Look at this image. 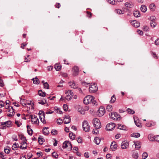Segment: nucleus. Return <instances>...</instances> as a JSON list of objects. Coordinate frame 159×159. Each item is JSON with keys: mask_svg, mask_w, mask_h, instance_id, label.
I'll list each match as a JSON object with an SVG mask.
<instances>
[{"mask_svg": "<svg viewBox=\"0 0 159 159\" xmlns=\"http://www.w3.org/2000/svg\"><path fill=\"white\" fill-rule=\"evenodd\" d=\"M109 115L111 119L115 120H120L121 119L120 115L118 114L116 112H111L109 113Z\"/></svg>", "mask_w": 159, "mask_h": 159, "instance_id": "obj_1", "label": "nucleus"}, {"mask_svg": "<svg viewBox=\"0 0 159 159\" xmlns=\"http://www.w3.org/2000/svg\"><path fill=\"white\" fill-rule=\"evenodd\" d=\"M93 123L95 129H99L101 127V124L100 121L98 119L94 118L93 120Z\"/></svg>", "mask_w": 159, "mask_h": 159, "instance_id": "obj_2", "label": "nucleus"}, {"mask_svg": "<svg viewBox=\"0 0 159 159\" xmlns=\"http://www.w3.org/2000/svg\"><path fill=\"white\" fill-rule=\"evenodd\" d=\"M94 98L91 96L88 95L85 97L84 100V104H87L91 103Z\"/></svg>", "mask_w": 159, "mask_h": 159, "instance_id": "obj_3", "label": "nucleus"}, {"mask_svg": "<svg viewBox=\"0 0 159 159\" xmlns=\"http://www.w3.org/2000/svg\"><path fill=\"white\" fill-rule=\"evenodd\" d=\"M11 122L10 120L4 122H1V124L2 126L1 128L2 129H6V127H10V125H11Z\"/></svg>", "mask_w": 159, "mask_h": 159, "instance_id": "obj_4", "label": "nucleus"}, {"mask_svg": "<svg viewBox=\"0 0 159 159\" xmlns=\"http://www.w3.org/2000/svg\"><path fill=\"white\" fill-rule=\"evenodd\" d=\"M115 124L113 123L108 124L106 126V129L108 131L112 130L115 128Z\"/></svg>", "mask_w": 159, "mask_h": 159, "instance_id": "obj_5", "label": "nucleus"}, {"mask_svg": "<svg viewBox=\"0 0 159 159\" xmlns=\"http://www.w3.org/2000/svg\"><path fill=\"white\" fill-rule=\"evenodd\" d=\"M83 128L84 130L86 132L89 131L90 126L87 121L85 120L84 121L83 124Z\"/></svg>", "mask_w": 159, "mask_h": 159, "instance_id": "obj_6", "label": "nucleus"}, {"mask_svg": "<svg viewBox=\"0 0 159 159\" xmlns=\"http://www.w3.org/2000/svg\"><path fill=\"white\" fill-rule=\"evenodd\" d=\"M72 75L74 76H76L78 75L79 73V67L75 66H74L72 69Z\"/></svg>", "mask_w": 159, "mask_h": 159, "instance_id": "obj_7", "label": "nucleus"}, {"mask_svg": "<svg viewBox=\"0 0 159 159\" xmlns=\"http://www.w3.org/2000/svg\"><path fill=\"white\" fill-rule=\"evenodd\" d=\"M105 112V109L104 107H101L99 108L98 111L97 115L99 117H101L103 116Z\"/></svg>", "mask_w": 159, "mask_h": 159, "instance_id": "obj_8", "label": "nucleus"}, {"mask_svg": "<svg viewBox=\"0 0 159 159\" xmlns=\"http://www.w3.org/2000/svg\"><path fill=\"white\" fill-rule=\"evenodd\" d=\"M98 89L97 85L94 84L91 85L89 88V91L91 93H93L96 92L98 90Z\"/></svg>", "mask_w": 159, "mask_h": 159, "instance_id": "obj_9", "label": "nucleus"}, {"mask_svg": "<svg viewBox=\"0 0 159 159\" xmlns=\"http://www.w3.org/2000/svg\"><path fill=\"white\" fill-rule=\"evenodd\" d=\"M66 96L65 98L68 100H70L73 96V92L70 90L69 91L68 90L66 92Z\"/></svg>", "mask_w": 159, "mask_h": 159, "instance_id": "obj_10", "label": "nucleus"}, {"mask_svg": "<svg viewBox=\"0 0 159 159\" xmlns=\"http://www.w3.org/2000/svg\"><path fill=\"white\" fill-rule=\"evenodd\" d=\"M31 121L33 124H38L39 121L38 118L35 115H31Z\"/></svg>", "mask_w": 159, "mask_h": 159, "instance_id": "obj_11", "label": "nucleus"}, {"mask_svg": "<svg viewBox=\"0 0 159 159\" xmlns=\"http://www.w3.org/2000/svg\"><path fill=\"white\" fill-rule=\"evenodd\" d=\"M68 84L71 88L73 89H76L78 87L77 84L74 81H70Z\"/></svg>", "mask_w": 159, "mask_h": 159, "instance_id": "obj_12", "label": "nucleus"}, {"mask_svg": "<svg viewBox=\"0 0 159 159\" xmlns=\"http://www.w3.org/2000/svg\"><path fill=\"white\" fill-rule=\"evenodd\" d=\"M8 109H9L8 111L10 112V113H9L7 114V116H8L11 117L13 116L15 114L14 110L13 109V108L11 106L8 107Z\"/></svg>", "mask_w": 159, "mask_h": 159, "instance_id": "obj_13", "label": "nucleus"}, {"mask_svg": "<svg viewBox=\"0 0 159 159\" xmlns=\"http://www.w3.org/2000/svg\"><path fill=\"white\" fill-rule=\"evenodd\" d=\"M129 143L126 141H124L121 143V147L122 149H125L129 147Z\"/></svg>", "mask_w": 159, "mask_h": 159, "instance_id": "obj_14", "label": "nucleus"}, {"mask_svg": "<svg viewBox=\"0 0 159 159\" xmlns=\"http://www.w3.org/2000/svg\"><path fill=\"white\" fill-rule=\"evenodd\" d=\"M69 146L70 147V148L71 149L72 148V147L71 144L68 141H65L63 143V145L62 146V147L63 148H66Z\"/></svg>", "mask_w": 159, "mask_h": 159, "instance_id": "obj_15", "label": "nucleus"}, {"mask_svg": "<svg viewBox=\"0 0 159 159\" xmlns=\"http://www.w3.org/2000/svg\"><path fill=\"white\" fill-rule=\"evenodd\" d=\"M117 147V145L116 142L114 141L111 143L110 145V148L111 150L114 151L116 149Z\"/></svg>", "mask_w": 159, "mask_h": 159, "instance_id": "obj_16", "label": "nucleus"}, {"mask_svg": "<svg viewBox=\"0 0 159 159\" xmlns=\"http://www.w3.org/2000/svg\"><path fill=\"white\" fill-rule=\"evenodd\" d=\"M63 120L65 124H67L70 123L71 119L69 116H66L64 118Z\"/></svg>", "mask_w": 159, "mask_h": 159, "instance_id": "obj_17", "label": "nucleus"}, {"mask_svg": "<svg viewBox=\"0 0 159 159\" xmlns=\"http://www.w3.org/2000/svg\"><path fill=\"white\" fill-rule=\"evenodd\" d=\"M131 23L133 25V26L136 28L138 27L140 25V24L136 20L131 21Z\"/></svg>", "mask_w": 159, "mask_h": 159, "instance_id": "obj_18", "label": "nucleus"}, {"mask_svg": "<svg viewBox=\"0 0 159 159\" xmlns=\"http://www.w3.org/2000/svg\"><path fill=\"white\" fill-rule=\"evenodd\" d=\"M135 148L136 150H139L141 147V143L139 141L134 142Z\"/></svg>", "mask_w": 159, "mask_h": 159, "instance_id": "obj_19", "label": "nucleus"}, {"mask_svg": "<svg viewBox=\"0 0 159 159\" xmlns=\"http://www.w3.org/2000/svg\"><path fill=\"white\" fill-rule=\"evenodd\" d=\"M156 122L152 121H150L147 123L146 125L148 127H151L154 126L156 125Z\"/></svg>", "mask_w": 159, "mask_h": 159, "instance_id": "obj_20", "label": "nucleus"}, {"mask_svg": "<svg viewBox=\"0 0 159 159\" xmlns=\"http://www.w3.org/2000/svg\"><path fill=\"white\" fill-rule=\"evenodd\" d=\"M125 6L127 7L131 8L134 6L133 3L131 2H126L125 3Z\"/></svg>", "mask_w": 159, "mask_h": 159, "instance_id": "obj_21", "label": "nucleus"}, {"mask_svg": "<svg viewBox=\"0 0 159 159\" xmlns=\"http://www.w3.org/2000/svg\"><path fill=\"white\" fill-rule=\"evenodd\" d=\"M149 8L152 11H154L156 8L155 5L154 3L150 4L149 6Z\"/></svg>", "mask_w": 159, "mask_h": 159, "instance_id": "obj_22", "label": "nucleus"}, {"mask_svg": "<svg viewBox=\"0 0 159 159\" xmlns=\"http://www.w3.org/2000/svg\"><path fill=\"white\" fill-rule=\"evenodd\" d=\"M43 133L45 135H48L49 134L48 127H44L42 130Z\"/></svg>", "mask_w": 159, "mask_h": 159, "instance_id": "obj_23", "label": "nucleus"}, {"mask_svg": "<svg viewBox=\"0 0 159 159\" xmlns=\"http://www.w3.org/2000/svg\"><path fill=\"white\" fill-rule=\"evenodd\" d=\"M27 130L28 134L30 135H31L33 134V130L32 129H31L30 127H29V125H28L27 126Z\"/></svg>", "mask_w": 159, "mask_h": 159, "instance_id": "obj_24", "label": "nucleus"}, {"mask_svg": "<svg viewBox=\"0 0 159 159\" xmlns=\"http://www.w3.org/2000/svg\"><path fill=\"white\" fill-rule=\"evenodd\" d=\"M61 66L58 64H56L54 65V68L57 71H59L61 70Z\"/></svg>", "mask_w": 159, "mask_h": 159, "instance_id": "obj_25", "label": "nucleus"}, {"mask_svg": "<svg viewBox=\"0 0 159 159\" xmlns=\"http://www.w3.org/2000/svg\"><path fill=\"white\" fill-rule=\"evenodd\" d=\"M39 119L44 124H45L46 123V121L45 120V116H40L39 117Z\"/></svg>", "mask_w": 159, "mask_h": 159, "instance_id": "obj_26", "label": "nucleus"}, {"mask_svg": "<svg viewBox=\"0 0 159 159\" xmlns=\"http://www.w3.org/2000/svg\"><path fill=\"white\" fill-rule=\"evenodd\" d=\"M38 94L39 95L42 97H45L46 96V93L45 92H43L41 90H39L38 91Z\"/></svg>", "mask_w": 159, "mask_h": 159, "instance_id": "obj_27", "label": "nucleus"}, {"mask_svg": "<svg viewBox=\"0 0 159 159\" xmlns=\"http://www.w3.org/2000/svg\"><path fill=\"white\" fill-rule=\"evenodd\" d=\"M141 10L143 12H145L147 10V8L146 6L144 5H142L141 7Z\"/></svg>", "mask_w": 159, "mask_h": 159, "instance_id": "obj_28", "label": "nucleus"}, {"mask_svg": "<svg viewBox=\"0 0 159 159\" xmlns=\"http://www.w3.org/2000/svg\"><path fill=\"white\" fill-rule=\"evenodd\" d=\"M118 128L120 129L125 130L126 129V127L125 126L123 125H121L120 124H118Z\"/></svg>", "mask_w": 159, "mask_h": 159, "instance_id": "obj_29", "label": "nucleus"}, {"mask_svg": "<svg viewBox=\"0 0 159 159\" xmlns=\"http://www.w3.org/2000/svg\"><path fill=\"white\" fill-rule=\"evenodd\" d=\"M101 140L98 137H96L95 138L94 140V142L97 145L99 144Z\"/></svg>", "mask_w": 159, "mask_h": 159, "instance_id": "obj_30", "label": "nucleus"}, {"mask_svg": "<svg viewBox=\"0 0 159 159\" xmlns=\"http://www.w3.org/2000/svg\"><path fill=\"white\" fill-rule=\"evenodd\" d=\"M132 157L135 159H137L139 157L138 153L136 151H134L132 154Z\"/></svg>", "mask_w": 159, "mask_h": 159, "instance_id": "obj_31", "label": "nucleus"}, {"mask_svg": "<svg viewBox=\"0 0 159 159\" xmlns=\"http://www.w3.org/2000/svg\"><path fill=\"white\" fill-rule=\"evenodd\" d=\"M32 80L33 81V83L36 84H39V83L40 81L39 79L37 77L34 78H33Z\"/></svg>", "mask_w": 159, "mask_h": 159, "instance_id": "obj_32", "label": "nucleus"}, {"mask_svg": "<svg viewBox=\"0 0 159 159\" xmlns=\"http://www.w3.org/2000/svg\"><path fill=\"white\" fill-rule=\"evenodd\" d=\"M134 122L136 125L139 127H142V125L141 123L139 122V120H134Z\"/></svg>", "mask_w": 159, "mask_h": 159, "instance_id": "obj_33", "label": "nucleus"}, {"mask_svg": "<svg viewBox=\"0 0 159 159\" xmlns=\"http://www.w3.org/2000/svg\"><path fill=\"white\" fill-rule=\"evenodd\" d=\"M131 136L135 138H138L140 137V134L138 133H135L132 134Z\"/></svg>", "mask_w": 159, "mask_h": 159, "instance_id": "obj_34", "label": "nucleus"}, {"mask_svg": "<svg viewBox=\"0 0 159 159\" xmlns=\"http://www.w3.org/2000/svg\"><path fill=\"white\" fill-rule=\"evenodd\" d=\"M116 100L115 95L114 94L111 97L110 102L111 103H114Z\"/></svg>", "mask_w": 159, "mask_h": 159, "instance_id": "obj_35", "label": "nucleus"}, {"mask_svg": "<svg viewBox=\"0 0 159 159\" xmlns=\"http://www.w3.org/2000/svg\"><path fill=\"white\" fill-rule=\"evenodd\" d=\"M150 24L151 26L152 27L154 28L156 25V23L154 20H151Z\"/></svg>", "mask_w": 159, "mask_h": 159, "instance_id": "obj_36", "label": "nucleus"}, {"mask_svg": "<svg viewBox=\"0 0 159 159\" xmlns=\"http://www.w3.org/2000/svg\"><path fill=\"white\" fill-rule=\"evenodd\" d=\"M133 14L135 17H140V12L138 11H134Z\"/></svg>", "mask_w": 159, "mask_h": 159, "instance_id": "obj_37", "label": "nucleus"}, {"mask_svg": "<svg viewBox=\"0 0 159 159\" xmlns=\"http://www.w3.org/2000/svg\"><path fill=\"white\" fill-rule=\"evenodd\" d=\"M19 147V146H18V144L17 143H15L13 145V146L12 147V149L15 150L16 148Z\"/></svg>", "mask_w": 159, "mask_h": 159, "instance_id": "obj_38", "label": "nucleus"}, {"mask_svg": "<svg viewBox=\"0 0 159 159\" xmlns=\"http://www.w3.org/2000/svg\"><path fill=\"white\" fill-rule=\"evenodd\" d=\"M10 150L11 149L8 147H6V148H5L4 152L6 154H9L10 152Z\"/></svg>", "mask_w": 159, "mask_h": 159, "instance_id": "obj_39", "label": "nucleus"}, {"mask_svg": "<svg viewBox=\"0 0 159 159\" xmlns=\"http://www.w3.org/2000/svg\"><path fill=\"white\" fill-rule=\"evenodd\" d=\"M106 109L109 111H112L113 108L112 106L111 105H108L106 107Z\"/></svg>", "mask_w": 159, "mask_h": 159, "instance_id": "obj_40", "label": "nucleus"}, {"mask_svg": "<svg viewBox=\"0 0 159 159\" xmlns=\"http://www.w3.org/2000/svg\"><path fill=\"white\" fill-rule=\"evenodd\" d=\"M55 111L57 113H59L60 114H62V112L57 107H54Z\"/></svg>", "mask_w": 159, "mask_h": 159, "instance_id": "obj_41", "label": "nucleus"}, {"mask_svg": "<svg viewBox=\"0 0 159 159\" xmlns=\"http://www.w3.org/2000/svg\"><path fill=\"white\" fill-rule=\"evenodd\" d=\"M75 135L72 132H70L69 133V137L72 140H74L75 138Z\"/></svg>", "mask_w": 159, "mask_h": 159, "instance_id": "obj_42", "label": "nucleus"}, {"mask_svg": "<svg viewBox=\"0 0 159 159\" xmlns=\"http://www.w3.org/2000/svg\"><path fill=\"white\" fill-rule=\"evenodd\" d=\"M78 111L79 112H80V114H82L84 115L85 113V111H84V109H83L81 108H78Z\"/></svg>", "mask_w": 159, "mask_h": 159, "instance_id": "obj_43", "label": "nucleus"}, {"mask_svg": "<svg viewBox=\"0 0 159 159\" xmlns=\"http://www.w3.org/2000/svg\"><path fill=\"white\" fill-rule=\"evenodd\" d=\"M127 111L128 113L130 114H133L135 112L132 109L130 108H128L127 109Z\"/></svg>", "mask_w": 159, "mask_h": 159, "instance_id": "obj_44", "label": "nucleus"}, {"mask_svg": "<svg viewBox=\"0 0 159 159\" xmlns=\"http://www.w3.org/2000/svg\"><path fill=\"white\" fill-rule=\"evenodd\" d=\"M47 102L46 100L45 99H43L41 101L39 102L38 103L39 104H41L42 105H43Z\"/></svg>", "mask_w": 159, "mask_h": 159, "instance_id": "obj_45", "label": "nucleus"}, {"mask_svg": "<svg viewBox=\"0 0 159 159\" xmlns=\"http://www.w3.org/2000/svg\"><path fill=\"white\" fill-rule=\"evenodd\" d=\"M148 156V153L146 152L143 153L142 155V159H146Z\"/></svg>", "mask_w": 159, "mask_h": 159, "instance_id": "obj_46", "label": "nucleus"}, {"mask_svg": "<svg viewBox=\"0 0 159 159\" xmlns=\"http://www.w3.org/2000/svg\"><path fill=\"white\" fill-rule=\"evenodd\" d=\"M43 86L44 88L47 89H49V85L47 82H46L44 84Z\"/></svg>", "mask_w": 159, "mask_h": 159, "instance_id": "obj_47", "label": "nucleus"}, {"mask_svg": "<svg viewBox=\"0 0 159 159\" xmlns=\"http://www.w3.org/2000/svg\"><path fill=\"white\" fill-rule=\"evenodd\" d=\"M52 156L55 157L56 158H58V155L57 153L56 152H53L52 153Z\"/></svg>", "mask_w": 159, "mask_h": 159, "instance_id": "obj_48", "label": "nucleus"}, {"mask_svg": "<svg viewBox=\"0 0 159 159\" xmlns=\"http://www.w3.org/2000/svg\"><path fill=\"white\" fill-rule=\"evenodd\" d=\"M154 141L159 142V135L154 136Z\"/></svg>", "mask_w": 159, "mask_h": 159, "instance_id": "obj_49", "label": "nucleus"}, {"mask_svg": "<svg viewBox=\"0 0 159 159\" xmlns=\"http://www.w3.org/2000/svg\"><path fill=\"white\" fill-rule=\"evenodd\" d=\"M107 1L108 2L112 5L114 4L116 2L114 0H107Z\"/></svg>", "mask_w": 159, "mask_h": 159, "instance_id": "obj_50", "label": "nucleus"}, {"mask_svg": "<svg viewBox=\"0 0 159 159\" xmlns=\"http://www.w3.org/2000/svg\"><path fill=\"white\" fill-rule=\"evenodd\" d=\"M57 124H58L59 125H61V124H62L63 122L62 120L60 119H58L57 120Z\"/></svg>", "mask_w": 159, "mask_h": 159, "instance_id": "obj_51", "label": "nucleus"}, {"mask_svg": "<svg viewBox=\"0 0 159 159\" xmlns=\"http://www.w3.org/2000/svg\"><path fill=\"white\" fill-rule=\"evenodd\" d=\"M43 140H44V139L42 138L39 137L38 138V142H39L40 144H42L43 143H41V142H43Z\"/></svg>", "mask_w": 159, "mask_h": 159, "instance_id": "obj_52", "label": "nucleus"}, {"mask_svg": "<svg viewBox=\"0 0 159 159\" xmlns=\"http://www.w3.org/2000/svg\"><path fill=\"white\" fill-rule=\"evenodd\" d=\"M92 104L94 106H96L97 105V103L96 102V101L95 100H94V98L93 99V100L91 102Z\"/></svg>", "mask_w": 159, "mask_h": 159, "instance_id": "obj_53", "label": "nucleus"}, {"mask_svg": "<svg viewBox=\"0 0 159 159\" xmlns=\"http://www.w3.org/2000/svg\"><path fill=\"white\" fill-rule=\"evenodd\" d=\"M152 135L151 134H149L148 136V139L151 141L154 140V137H152Z\"/></svg>", "mask_w": 159, "mask_h": 159, "instance_id": "obj_54", "label": "nucleus"}, {"mask_svg": "<svg viewBox=\"0 0 159 159\" xmlns=\"http://www.w3.org/2000/svg\"><path fill=\"white\" fill-rule=\"evenodd\" d=\"M0 157L3 159H5L6 157H5V156H6L5 155H4V153L3 152H1L0 153Z\"/></svg>", "mask_w": 159, "mask_h": 159, "instance_id": "obj_55", "label": "nucleus"}, {"mask_svg": "<svg viewBox=\"0 0 159 159\" xmlns=\"http://www.w3.org/2000/svg\"><path fill=\"white\" fill-rule=\"evenodd\" d=\"M116 12L119 14H123V13L122 12L123 11L120 9H116Z\"/></svg>", "mask_w": 159, "mask_h": 159, "instance_id": "obj_56", "label": "nucleus"}, {"mask_svg": "<svg viewBox=\"0 0 159 159\" xmlns=\"http://www.w3.org/2000/svg\"><path fill=\"white\" fill-rule=\"evenodd\" d=\"M12 138L14 141H17V136L15 134L13 135L12 136Z\"/></svg>", "mask_w": 159, "mask_h": 159, "instance_id": "obj_57", "label": "nucleus"}, {"mask_svg": "<svg viewBox=\"0 0 159 159\" xmlns=\"http://www.w3.org/2000/svg\"><path fill=\"white\" fill-rule=\"evenodd\" d=\"M87 16L89 18H91L92 16V13L89 11H87Z\"/></svg>", "mask_w": 159, "mask_h": 159, "instance_id": "obj_58", "label": "nucleus"}, {"mask_svg": "<svg viewBox=\"0 0 159 159\" xmlns=\"http://www.w3.org/2000/svg\"><path fill=\"white\" fill-rule=\"evenodd\" d=\"M63 107L64 111H67L68 110V107L67 105L64 104L63 105Z\"/></svg>", "mask_w": 159, "mask_h": 159, "instance_id": "obj_59", "label": "nucleus"}, {"mask_svg": "<svg viewBox=\"0 0 159 159\" xmlns=\"http://www.w3.org/2000/svg\"><path fill=\"white\" fill-rule=\"evenodd\" d=\"M143 29L144 31H148L149 30V28L147 26H144L143 27Z\"/></svg>", "mask_w": 159, "mask_h": 159, "instance_id": "obj_60", "label": "nucleus"}, {"mask_svg": "<svg viewBox=\"0 0 159 159\" xmlns=\"http://www.w3.org/2000/svg\"><path fill=\"white\" fill-rule=\"evenodd\" d=\"M98 129H93V132L94 134H97L98 133Z\"/></svg>", "mask_w": 159, "mask_h": 159, "instance_id": "obj_61", "label": "nucleus"}, {"mask_svg": "<svg viewBox=\"0 0 159 159\" xmlns=\"http://www.w3.org/2000/svg\"><path fill=\"white\" fill-rule=\"evenodd\" d=\"M39 116H40L43 115L45 116V113L44 111H39Z\"/></svg>", "mask_w": 159, "mask_h": 159, "instance_id": "obj_62", "label": "nucleus"}, {"mask_svg": "<svg viewBox=\"0 0 159 159\" xmlns=\"http://www.w3.org/2000/svg\"><path fill=\"white\" fill-rule=\"evenodd\" d=\"M77 140L79 143H81L82 142V140L81 138H77Z\"/></svg>", "mask_w": 159, "mask_h": 159, "instance_id": "obj_63", "label": "nucleus"}, {"mask_svg": "<svg viewBox=\"0 0 159 159\" xmlns=\"http://www.w3.org/2000/svg\"><path fill=\"white\" fill-rule=\"evenodd\" d=\"M155 44L157 45H159V39H157L155 41Z\"/></svg>", "mask_w": 159, "mask_h": 159, "instance_id": "obj_64", "label": "nucleus"}]
</instances>
